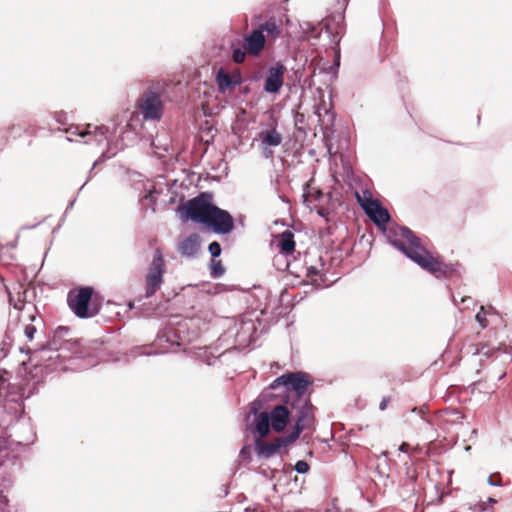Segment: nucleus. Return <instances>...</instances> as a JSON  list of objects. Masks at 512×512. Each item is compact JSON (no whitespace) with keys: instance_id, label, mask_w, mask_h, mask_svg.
Returning <instances> with one entry per match:
<instances>
[{"instance_id":"39448f33","label":"nucleus","mask_w":512,"mask_h":512,"mask_svg":"<svg viewBox=\"0 0 512 512\" xmlns=\"http://www.w3.org/2000/svg\"><path fill=\"white\" fill-rule=\"evenodd\" d=\"M166 263L161 248L154 251L153 259L145 275V297L150 298L161 288L164 283Z\"/></svg>"},{"instance_id":"a211bd4d","label":"nucleus","mask_w":512,"mask_h":512,"mask_svg":"<svg viewBox=\"0 0 512 512\" xmlns=\"http://www.w3.org/2000/svg\"><path fill=\"white\" fill-rule=\"evenodd\" d=\"M261 30V33H267L268 37L275 40L281 35V22L277 21L275 18H269L264 23H261L258 27Z\"/></svg>"},{"instance_id":"aec40b11","label":"nucleus","mask_w":512,"mask_h":512,"mask_svg":"<svg viewBox=\"0 0 512 512\" xmlns=\"http://www.w3.org/2000/svg\"><path fill=\"white\" fill-rule=\"evenodd\" d=\"M355 197L361 208L365 211L368 207L373 206L378 199L373 198V194L369 189H363L361 192H355Z\"/></svg>"},{"instance_id":"e433bc0d","label":"nucleus","mask_w":512,"mask_h":512,"mask_svg":"<svg viewBox=\"0 0 512 512\" xmlns=\"http://www.w3.org/2000/svg\"><path fill=\"white\" fill-rule=\"evenodd\" d=\"M318 213H319L321 216H324V210H323V209H319V210H318Z\"/></svg>"},{"instance_id":"f257e3e1","label":"nucleus","mask_w":512,"mask_h":512,"mask_svg":"<svg viewBox=\"0 0 512 512\" xmlns=\"http://www.w3.org/2000/svg\"><path fill=\"white\" fill-rule=\"evenodd\" d=\"M180 212L184 219L204 225L216 234H229L235 227L232 215L213 204L210 192L189 199L180 207Z\"/></svg>"},{"instance_id":"c756f323","label":"nucleus","mask_w":512,"mask_h":512,"mask_svg":"<svg viewBox=\"0 0 512 512\" xmlns=\"http://www.w3.org/2000/svg\"><path fill=\"white\" fill-rule=\"evenodd\" d=\"M8 446V438L5 435L4 431H0V451L6 449Z\"/></svg>"},{"instance_id":"423d86ee","label":"nucleus","mask_w":512,"mask_h":512,"mask_svg":"<svg viewBox=\"0 0 512 512\" xmlns=\"http://www.w3.org/2000/svg\"><path fill=\"white\" fill-rule=\"evenodd\" d=\"M312 384L308 374L303 372H289L276 378L271 388L275 389L279 386H285L287 390L295 392L296 399L299 397H306L305 393L309 385Z\"/></svg>"},{"instance_id":"4468645a","label":"nucleus","mask_w":512,"mask_h":512,"mask_svg":"<svg viewBox=\"0 0 512 512\" xmlns=\"http://www.w3.org/2000/svg\"><path fill=\"white\" fill-rule=\"evenodd\" d=\"M216 82L221 93L233 90L241 83L240 74L231 75L220 69L216 75Z\"/></svg>"},{"instance_id":"bb28decb","label":"nucleus","mask_w":512,"mask_h":512,"mask_svg":"<svg viewBox=\"0 0 512 512\" xmlns=\"http://www.w3.org/2000/svg\"><path fill=\"white\" fill-rule=\"evenodd\" d=\"M294 468L300 474H304L309 471V465L304 460L297 461Z\"/></svg>"},{"instance_id":"0eeeda50","label":"nucleus","mask_w":512,"mask_h":512,"mask_svg":"<svg viewBox=\"0 0 512 512\" xmlns=\"http://www.w3.org/2000/svg\"><path fill=\"white\" fill-rule=\"evenodd\" d=\"M291 407L297 410L296 423L291 434L298 439L302 431L311 427L314 422L313 405L309 397H299L291 403Z\"/></svg>"},{"instance_id":"473e14b6","label":"nucleus","mask_w":512,"mask_h":512,"mask_svg":"<svg viewBox=\"0 0 512 512\" xmlns=\"http://www.w3.org/2000/svg\"><path fill=\"white\" fill-rule=\"evenodd\" d=\"M399 450L401 452H404V453H408L410 451V445L406 442H403L400 446H399Z\"/></svg>"},{"instance_id":"c85d7f7f","label":"nucleus","mask_w":512,"mask_h":512,"mask_svg":"<svg viewBox=\"0 0 512 512\" xmlns=\"http://www.w3.org/2000/svg\"><path fill=\"white\" fill-rule=\"evenodd\" d=\"M319 276V270L315 266H310L307 268V277L311 279V281H316V278Z\"/></svg>"},{"instance_id":"c9c22d12","label":"nucleus","mask_w":512,"mask_h":512,"mask_svg":"<svg viewBox=\"0 0 512 512\" xmlns=\"http://www.w3.org/2000/svg\"><path fill=\"white\" fill-rule=\"evenodd\" d=\"M30 320L31 321H35L36 320V316L34 314L30 315Z\"/></svg>"},{"instance_id":"9d476101","label":"nucleus","mask_w":512,"mask_h":512,"mask_svg":"<svg viewBox=\"0 0 512 512\" xmlns=\"http://www.w3.org/2000/svg\"><path fill=\"white\" fill-rule=\"evenodd\" d=\"M66 132L72 136L76 135L81 138H86L87 136H93L98 145L102 144L107 140L108 127L104 125H93L87 124L85 127L80 126H70Z\"/></svg>"},{"instance_id":"412c9836","label":"nucleus","mask_w":512,"mask_h":512,"mask_svg":"<svg viewBox=\"0 0 512 512\" xmlns=\"http://www.w3.org/2000/svg\"><path fill=\"white\" fill-rule=\"evenodd\" d=\"M322 196L323 192L320 189L314 188L308 184L303 193V203L311 208V204L319 200Z\"/></svg>"},{"instance_id":"f3484780","label":"nucleus","mask_w":512,"mask_h":512,"mask_svg":"<svg viewBox=\"0 0 512 512\" xmlns=\"http://www.w3.org/2000/svg\"><path fill=\"white\" fill-rule=\"evenodd\" d=\"M258 139L261 142V146L276 147L282 143L283 137L275 127H272L270 129L261 131L258 134Z\"/></svg>"},{"instance_id":"1a4fd4ad","label":"nucleus","mask_w":512,"mask_h":512,"mask_svg":"<svg viewBox=\"0 0 512 512\" xmlns=\"http://www.w3.org/2000/svg\"><path fill=\"white\" fill-rule=\"evenodd\" d=\"M297 439L290 433L287 436L276 437L273 441L267 442L262 439H258L255 443L256 451L258 455L265 458H270L279 452L281 448L287 447L294 443Z\"/></svg>"},{"instance_id":"ddd939ff","label":"nucleus","mask_w":512,"mask_h":512,"mask_svg":"<svg viewBox=\"0 0 512 512\" xmlns=\"http://www.w3.org/2000/svg\"><path fill=\"white\" fill-rule=\"evenodd\" d=\"M364 212L370 220L379 227L385 226L390 221L388 210L382 206L379 200L373 203V206L368 207Z\"/></svg>"},{"instance_id":"7ed1b4c3","label":"nucleus","mask_w":512,"mask_h":512,"mask_svg":"<svg viewBox=\"0 0 512 512\" xmlns=\"http://www.w3.org/2000/svg\"><path fill=\"white\" fill-rule=\"evenodd\" d=\"M67 302L70 309L79 318H90L97 315L101 308L98 295L90 286L73 289L68 293Z\"/></svg>"},{"instance_id":"9b49d317","label":"nucleus","mask_w":512,"mask_h":512,"mask_svg":"<svg viewBox=\"0 0 512 512\" xmlns=\"http://www.w3.org/2000/svg\"><path fill=\"white\" fill-rule=\"evenodd\" d=\"M286 71V67L280 62L269 67L264 83V90L267 93H278L284 84Z\"/></svg>"},{"instance_id":"f03ea898","label":"nucleus","mask_w":512,"mask_h":512,"mask_svg":"<svg viewBox=\"0 0 512 512\" xmlns=\"http://www.w3.org/2000/svg\"><path fill=\"white\" fill-rule=\"evenodd\" d=\"M398 235L401 239L395 240V246L424 270L437 278L449 277L456 272L455 264L445 263L439 255L428 251L409 228H399Z\"/></svg>"},{"instance_id":"b1692460","label":"nucleus","mask_w":512,"mask_h":512,"mask_svg":"<svg viewBox=\"0 0 512 512\" xmlns=\"http://www.w3.org/2000/svg\"><path fill=\"white\" fill-rule=\"evenodd\" d=\"M246 54L248 53L244 48H234L232 52V60L237 64L243 63L246 59Z\"/></svg>"},{"instance_id":"f704fd0d","label":"nucleus","mask_w":512,"mask_h":512,"mask_svg":"<svg viewBox=\"0 0 512 512\" xmlns=\"http://www.w3.org/2000/svg\"><path fill=\"white\" fill-rule=\"evenodd\" d=\"M0 502L1 503H4V504H7L8 500L5 496H3L1 493H0Z\"/></svg>"},{"instance_id":"6ab92c4d","label":"nucleus","mask_w":512,"mask_h":512,"mask_svg":"<svg viewBox=\"0 0 512 512\" xmlns=\"http://www.w3.org/2000/svg\"><path fill=\"white\" fill-rule=\"evenodd\" d=\"M497 351V348H491L485 343L471 344L467 347V353L472 355H483L486 358L492 357Z\"/></svg>"},{"instance_id":"7c9ffc66","label":"nucleus","mask_w":512,"mask_h":512,"mask_svg":"<svg viewBox=\"0 0 512 512\" xmlns=\"http://www.w3.org/2000/svg\"><path fill=\"white\" fill-rule=\"evenodd\" d=\"M389 402H390V397L389 396L384 397L379 404V409L381 411H384L387 408V405L389 404Z\"/></svg>"},{"instance_id":"393cba45","label":"nucleus","mask_w":512,"mask_h":512,"mask_svg":"<svg viewBox=\"0 0 512 512\" xmlns=\"http://www.w3.org/2000/svg\"><path fill=\"white\" fill-rule=\"evenodd\" d=\"M477 322L481 325L482 328H486L487 326V318L484 307L481 306L479 312L475 316Z\"/></svg>"},{"instance_id":"a878e982","label":"nucleus","mask_w":512,"mask_h":512,"mask_svg":"<svg viewBox=\"0 0 512 512\" xmlns=\"http://www.w3.org/2000/svg\"><path fill=\"white\" fill-rule=\"evenodd\" d=\"M208 250L212 257L216 258L221 254V246L217 241H213L209 244Z\"/></svg>"},{"instance_id":"cd10ccee","label":"nucleus","mask_w":512,"mask_h":512,"mask_svg":"<svg viewBox=\"0 0 512 512\" xmlns=\"http://www.w3.org/2000/svg\"><path fill=\"white\" fill-rule=\"evenodd\" d=\"M37 329L33 324H27L24 328V334L28 338V340L32 341L34 339V335Z\"/></svg>"},{"instance_id":"4be33fe9","label":"nucleus","mask_w":512,"mask_h":512,"mask_svg":"<svg viewBox=\"0 0 512 512\" xmlns=\"http://www.w3.org/2000/svg\"><path fill=\"white\" fill-rule=\"evenodd\" d=\"M210 268H211L210 274H211V276L213 278H219L225 272V268H224L221 260H214L213 259L211 261Z\"/></svg>"},{"instance_id":"20e7f679","label":"nucleus","mask_w":512,"mask_h":512,"mask_svg":"<svg viewBox=\"0 0 512 512\" xmlns=\"http://www.w3.org/2000/svg\"><path fill=\"white\" fill-rule=\"evenodd\" d=\"M289 417V407L286 405H277L269 413L264 411L256 416V431L262 438L269 434L270 428L280 433L287 426Z\"/></svg>"},{"instance_id":"5701e85b","label":"nucleus","mask_w":512,"mask_h":512,"mask_svg":"<svg viewBox=\"0 0 512 512\" xmlns=\"http://www.w3.org/2000/svg\"><path fill=\"white\" fill-rule=\"evenodd\" d=\"M70 332L68 327L59 326L54 332V339L69 341Z\"/></svg>"},{"instance_id":"2eb2a0df","label":"nucleus","mask_w":512,"mask_h":512,"mask_svg":"<svg viewBox=\"0 0 512 512\" xmlns=\"http://www.w3.org/2000/svg\"><path fill=\"white\" fill-rule=\"evenodd\" d=\"M201 239L198 234H191L179 244V252L188 257L195 256L200 249Z\"/></svg>"},{"instance_id":"dca6fc26","label":"nucleus","mask_w":512,"mask_h":512,"mask_svg":"<svg viewBox=\"0 0 512 512\" xmlns=\"http://www.w3.org/2000/svg\"><path fill=\"white\" fill-rule=\"evenodd\" d=\"M276 245L279 252L284 255H291L295 251L294 234L290 230H285L276 237Z\"/></svg>"},{"instance_id":"f8f14e48","label":"nucleus","mask_w":512,"mask_h":512,"mask_svg":"<svg viewBox=\"0 0 512 512\" xmlns=\"http://www.w3.org/2000/svg\"><path fill=\"white\" fill-rule=\"evenodd\" d=\"M266 37L258 28L244 36L243 48L251 56H259L265 48Z\"/></svg>"},{"instance_id":"2f4dec72","label":"nucleus","mask_w":512,"mask_h":512,"mask_svg":"<svg viewBox=\"0 0 512 512\" xmlns=\"http://www.w3.org/2000/svg\"><path fill=\"white\" fill-rule=\"evenodd\" d=\"M270 146H262V153L265 158H271L273 156V151L269 149Z\"/></svg>"},{"instance_id":"72a5a7b5","label":"nucleus","mask_w":512,"mask_h":512,"mask_svg":"<svg viewBox=\"0 0 512 512\" xmlns=\"http://www.w3.org/2000/svg\"><path fill=\"white\" fill-rule=\"evenodd\" d=\"M83 139H84V141H83V142H84L85 144H93V143L98 144V143L95 141V139H94V137H93V136H87L86 138H83Z\"/></svg>"},{"instance_id":"6e6552de","label":"nucleus","mask_w":512,"mask_h":512,"mask_svg":"<svg viewBox=\"0 0 512 512\" xmlns=\"http://www.w3.org/2000/svg\"><path fill=\"white\" fill-rule=\"evenodd\" d=\"M137 107L146 120H159L163 113L161 96L152 90H147L141 95Z\"/></svg>"}]
</instances>
